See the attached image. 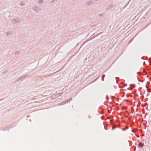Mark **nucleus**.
Instances as JSON below:
<instances>
[{"mask_svg": "<svg viewBox=\"0 0 151 151\" xmlns=\"http://www.w3.org/2000/svg\"><path fill=\"white\" fill-rule=\"evenodd\" d=\"M139 146L142 147L144 145L141 142H140L139 144Z\"/></svg>", "mask_w": 151, "mask_h": 151, "instance_id": "obj_1", "label": "nucleus"}]
</instances>
